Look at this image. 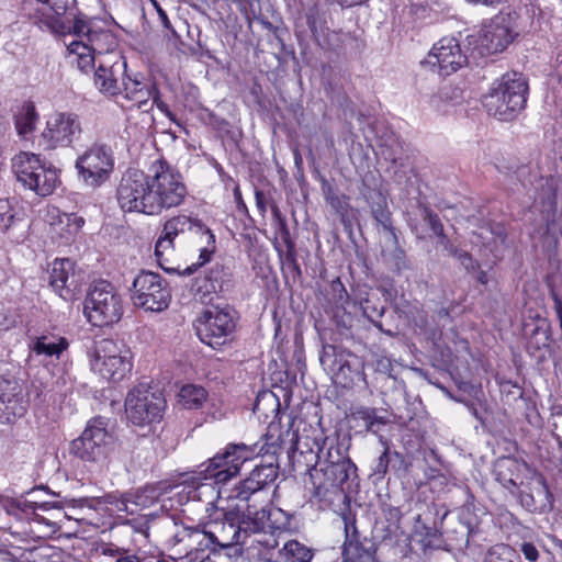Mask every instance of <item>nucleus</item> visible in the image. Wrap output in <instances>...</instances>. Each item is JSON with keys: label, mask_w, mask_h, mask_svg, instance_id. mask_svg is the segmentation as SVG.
<instances>
[{"label": "nucleus", "mask_w": 562, "mask_h": 562, "mask_svg": "<svg viewBox=\"0 0 562 562\" xmlns=\"http://www.w3.org/2000/svg\"><path fill=\"white\" fill-rule=\"evenodd\" d=\"M109 425V419L94 417L88 422L82 434L70 443V453L85 462L89 471L98 476L108 471L109 454L115 445Z\"/></svg>", "instance_id": "nucleus-1"}, {"label": "nucleus", "mask_w": 562, "mask_h": 562, "mask_svg": "<svg viewBox=\"0 0 562 562\" xmlns=\"http://www.w3.org/2000/svg\"><path fill=\"white\" fill-rule=\"evenodd\" d=\"M272 438V435H266L263 443H228L224 452L216 453L199 465V474L202 479L213 480L217 484L226 483L239 473L245 462L260 454H276L279 446L277 441H269Z\"/></svg>", "instance_id": "nucleus-2"}, {"label": "nucleus", "mask_w": 562, "mask_h": 562, "mask_svg": "<svg viewBox=\"0 0 562 562\" xmlns=\"http://www.w3.org/2000/svg\"><path fill=\"white\" fill-rule=\"evenodd\" d=\"M528 90V81L522 74L507 72L493 82L484 95L483 105L495 119L513 121L525 109Z\"/></svg>", "instance_id": "nucleus-3"}, {"label": "nucleus", "mask_w": 562, "mask_h": 562, "mask_svg": "<svg viewBox=\"0 0 562 562\" xmlns=\"http://www.w3.org/2000/svg\"><path fill=\"white\" fill-rule=\"evenodd\" d=\"M151 216L178 207L188 195V189L181 172L165 159L154 161L149 168Z\"/></svg>", "instance_id": "nucleus-4"}, {"label": "nucleus", "mask_w": 562, "mask_h": 562, "mask_svg": "<svg viewBox=\"0 0 562 562\" xmlns=\"http://www.w3.org/2000/svg\"><path fill=\"white\" fill-rule=\"evenodd\" d=\"M357 477V467L352 461L336 465H321V468L313 467L310 470L312 496L319 504L329 506L336 499L351 493Z\"/></svg>", "instance_id": "nucleus-5"}, {"label": "nucleus", "mask_w": 562, "mask_h": 562, "mask_svg": "<svg viewBox=\"0 0 562 562\" xmlns=\"http://www.w3.org/2000/svg\"><path fill=\"white\" fill-rule=\"evenodd\" d=\"M66 3L63 0H23L22 10L25 15L34 21L40 27L46 26L53 32L65 33L66 31L89 40V33L94 30L88 20L77 18L70 25V20H65Z\"/></svg>", "instance_id": "nucleus-6"}, {"label": "nucleus", "mask_w": 562, "mask_h": 562, "mask_svg": "<svg viewBox=\"0 0 562 562\" xmlns=\"http://www.w3.org/2000/svg\"><path fill=\"white\" fill-rule=\"evenodd\" d=\"M237 313L226 305L205 310L194 323L199 339L213 349H218L234 340Z\"/></svg>", "instance_id": "nucleus-7"}, {"label": "nucleus", "mask_w": 562, "mask_h": 562, "mask_svg": "<svg viewBox=\"0 0 562 562\" xmlns=\"http://www.w3.org/2000/svg\"><path fill=\"white\" fill-rule=\"evenodd\" d=\"M88 355L91 368L109 381L119 382L132 371V352L123 342L101 339Z\"/></svg>", "instance_id": "nucleus-8"}, {"label": "nucleus", "mask_w": 562, "mask_h": 562, "mask_svg": "<svg viewBox=\"0 0 562 562\" xmlns=\"http://www.w3.org/2000/svg\"><path fill=\"white\" fill-rule=\"evenodd\" d=\"M83 312L93 326H111L123 315L121 295L110 282L99 281L88 293Z\"/></svg>", "instance_id": "nucleus-9"}, {"label": "nucleus", "mask_w": 562, "mask_h": 562, "mask_svg": "<svg viewBox=\"0 0 562 562\" xmlns=\"http://www.w3.org/2000/svg\"><path fill=\"white\" fill-rule=\"evenodd\" d=\"M367 203L371 209V214L378 225L387 233V239L392 244V249H383L381 256L383 260L397 273L408 268L406 254L400 246L395 227L392 224L391 212L387 206L385 195L376 189H369L364 193Z\"/></svg>", "instance_id": "nucleus-10"}, {"label": "nucleus", "mask_w": 562, "mask_h": 562, "mask_svg": "<svg viewBox=\"0 0 562 562\" xmlns=\"http://www.w3.org/2000/svg\"><path fill=\"white\" fill-rule=\"evenodd\" d=\"M166 401L159 390L147 384L133 387L125 398V412L128 420L136 426H149L162 419Z\"/></svg>", "instance_id": "nucleus-11"}, {"label": "nucleus", "mask_w": 562, "mask_h": 562, "mask_svg": "<svg viewBox=\"0 0 562 562\" xmlns=\"http://www.w3.org/2000/svg\"><path fill=\"white\" fill-rule=\"evenodd\" d=\"M319 361L333 375L335 382L344 387H349L359 381L367 383L363 360L338 345H325Z\"/></svg>", "instance_id": "nucleus-12"}, {"label": "nucleus", "mask_w": 562, "mask_h": 562, "mask_svg": "<svg viewBox=\"0 0 562 562\" xmlns=\"http://www.w3.org/2000/svg\"><path fill=\"white\" fill-rule=\"evenodd\" d=\"M75 168L86 186L98 188L110 179L114 170L113 150L106 144L94 143L77 158Z\"/></svg>", "instance_id": "nucleus-13"}, {"label": "nucleus", "mask_w": 562, "mask_h": 562, "mask_svg": "<svg viewBox=\"0 0 562 562\" xmlns=\"http://www.w3.org/2000/svg\"><path fill=\"white\" fill-rule=\"evenodd\" d=\"M131 300L136 307L161 312L169 306L171 293L159 273L142 270L133 281Z\"/></svg>", "instance_id": "nucleus-14"}, {"label": "nucleus", "mask_w": 562, "mask_h": 562, "mask_svg": "<svg viewBox=\"0 0 562 562\" xmlns=\"http://www.w3.org/2000/svg\"><path fill=\"white\" fill-rule=\"evenodd\" d=\"M150 176L138 169H128L122 176L116 199L124 212H137L151 216L149 202Z\"/></svg>", "instance_id": "nucleus-15"}, {"label": "nucleus", "mask_w": 562, "mask_h": 562, "mask_svg": "<svg viewBox=\"0 0 562 562\" xmlns=\"http://www.w3.org/2000/svg\"><path fill=\"white\" fill-rule=\"evenodd\" d=\"M326 314L331 318L342 338L352 336L351 329L356 322L357 303L350 296L339 278L334 279L325 294Z\"/></svg>", "instance_id": "nucleus-16"}, {"label": "nucleus", "mask_w": 562, "mask_h": 562, "mask_svg": "<svg viewBox=\"0 0 562 562\" xmlns=\"http://www.w3.org/2000/svg\"><path fill=\"white\" fill-rule=\"evenodd\" d=\"M233 283L231 268L216 262L192 280L190 293L196 302L207 304L217 293L228 291Z\"/></svg>", "instance_id": "nucleus-17"}, {"label": "nucleus", "mask_w": 562, "mask_h": 562, "mask_svg": "<svg viewBox=\"0 0 562 562\" xmlns=\"http://www.w3.org/2000/svg\"><path fill=\"white\" fill-rule=\"evenodd\" d=\"M26 413L23 387L9 370H0V424L12 425Z\"/></svg>", "instance_id": "nucleus-18"}, {"label": "nucleus", "mask_w": 562, "mask_h": 562, "mask_svg": "<svg viewBox=\"0 0 562 562\" xmlns=\"http://www.w3.org/2000/svg\"><path fill=\"white\" fill-rule=\"evenodd\" d=\"M82 132L79 116L70 112H60L52 116L42 133L45 149L68 147L77 140Z\"/></svg>", "instance_id": "nucleus-19"}, {"label": "nucleus", "mask_w": 562, "mask_h": 562, "mask_svg": "<svg viewBox=\"0 0 562 562\" xmlns=\"http://www.w3.org/2000/svg\"><path fill=\"white\" fill-rule=\"evenodd\" d=\"M345 541L342 558L351 562H378L376 543L369 535L360 531L356 520L344 516Z\"/></svg>", "instance_id": "nucleus-20"}, {"label": "nucleus", "mask_w": 562, "mask_h": 562, "mask_svg": "<svg viewBox=\"0 0 562 562\" xmlns=\"http://www.w3.org/2000/svg\"><path fill=\"white\" fill-rule=\"evenodd\" d=\"M459 41L454 37H442L434 45L425 63L436 67L440 76H449L467 64Z\"/></svg>", "instance_id": "nucleus-21"}, {"label": "nucleus", "mask_w": 562, "mask_h": 562, "mask_svg": "<svg viewBox=\"0 0 562 562\" xmlns=\"http://www.w3.org/2000/svg\"><path fill=\"white\" fill-rule=\"evenodd\" d=\"M518 35L514 26V16L510 13L498 14L481 31V46L488 53L503 52Z\"/></svg>", "instance_id": "nucleus-22"}, {"label": "nucleus", "mask_w": 562, "mask_h": 562, "mask_svg": "<svg viewBox=\"0 0 562 562\" xmlns=\"http://www.w3.org/2000/svg\"><path fill=\"white\" fill-rule=\"evenodd\" d=\"M123 77H126V60L121 54H112L99 60L94 85L100 92L114 97L122 93Z\"/></svg>", "instance_id": "nucleus-23"}, {"label": "nucleus", "mask_w": 562, "mask_h": 562, "mask_svg": "<svg viewBox=\"0 0 562 562\" xmlns=\"http://www.w3.org/2000/svg\"><path fill=\"white\" fill-rule=\"evenodd\" d=\"M213 528L214 530L203 532L212 544L227 548L245 543L246 538H244V531L241 530L239 510L225 512L222 522H214Z\"/></svg>", "instance_id": "nucleus-24"}, {"label": "nucleus", "mask_w": 562, "mask_h": 562, "mask_svg": "<svg viewBox=\"0 0 562 562\" xmlns=\"http://www.w3.org/2000/svg\"><path fill=\"white\" fill-rule=\"evenodd\" d=\"M49 284L64 300H71L81 284L70 259H56L49 273Z\"/></svg>", "instance_id": "nucleus-25"}, {"label": "nucleus", "mask_w": 562, "mask_h": 562, "mask_svg": "<svg viewBox=\"0 0 562 562\" xmlns=\"http://www.w3.org/2000/svg\"><path fill=\"white\" fill-rule=\"evenodd\" d=\"M189 223V216L179 214L170 217L164 223L161 233L156 241L155 256L159 266L167 272H173L175 269H170L164 265L167 261V256L171 255L175 250V239L180 234L186 232V224Z\"/></svg>", "instance_id": "nucleus-26"}, {"label": "nucleus", "mask_w": 562, "mask_h": 562, "mask_svg": "<svg viewBox=\"0 0 562 562\" xmlns=\"http://www.w3.org/2000/svg\"><path fill=\"white\" fill-rule=\"evenodd\" d=\"M526 335H528L527 351L539 362L546 359L550 353L551 326L546 318H538L531 324L525 325Z\"/></svg>", "instance_id": "nucleus-27"}, {"label": "nucleus", "mask_w": 562, "mask_h": 562, "mask_svg": "<svg viewBox=\"0 0 562 562\" xmlns=\"http://www.w3.org/2000/svg\"><path fill=\"white\" fill-rule=\"evenodd\" d=\"M517 496L520 505L530 513L549 512L553 507L552 493L542 475L536 479L528 492L520 491Z\"/></svg>", "instance_id": "nucleus-28"}, {"label": "nucleus", "mask_w": 562, "mask_h": 562, "mask_svg": "<svg viewBox=\"0 0 562 562\" xmlns=\"http://www.w3.org/2000/svg\"><path fill=\"white\" fill-rule=\"evenodd\" d=\"M278 477V467L272 463L256 465L249 476L240 482L238 486L237 497L248 501L251 494L263 490Z\"/></svg>", "instance_id": "nucleus-29"}, {"label": "nucleus", "mask_w": 562, "mask_h": 562, "mask_svg": "<svg viewBox=\"0 0 562 562\" xmlns=\"http://www.w3.org/2000/svg\"><path fill=\"white\" fill-rule=\"evenodd\" d=\"M179 485H172L168 481H159L146 484L144 487L135 492L127 493L123 496L122 504L124 509L128 510L127 504H134L136 507L147 508L154 505L159 498L171 492Z\"/></svg>", "instance_id": "nucleus-30"}, {"label": "nucleus", "mask_w": 562, "mask_h": 562, "mask_svg": "<svg viewBox=\"0 0 562 562\" xmlns=\"http://www.w3.org/2000/svg\"><path fill=\"white\" fill-rule=\"evenodd\" d=\"M190 232L199 238H206V245L201 247L199 261L189 266L186 270V274L195 272L200 267L211 260L212 255L215 252V235L212 231L199 218L190 217L189 223L186 224V232Z\"/></svg>", "instance_id": "nucleus-31"}, {"label": "nucleus", "mask_w": 562, "mask_h": 562, "mask_svg": "<svg viewBox=\"0 0 562 562\" xmlns=\"http://www.w3.org/2000/svg\"><path fill=\"white\" fill-rule=\"evenodd\" d=\"M526 468V463L519 462L514 458H502L495 462L494 475L512 494H516L518 488V480L521 471Z\"/></svg>", "instance_id": "nucleus-32"}, {"label": "nucleus", "mask_w": 562, "mask_h": 562, "mask_svg": "<svg viewBox=\"0 0 562 562\" xmlns=\"http://www.w3.org/2000/svg\"><path fill=\"white\" fill-rule=\"evenodd\" d=\"M58 182L57 169L41 164L35 169L31 180H27L24 186L35 191L38 195L46 196L53 193Z\"/></svg>", "instance_id": "nucleus-33"}, {"label": "nucleus", "mask_w": 562, "mask_h": 562, "mask_svg": "<svg viewBox=\"0 0 562 562\" xmlns=\"http://www.w3.org/2000/svg\"><path fill=\"white\" fill-rule=\"evenodd\" d=\"M347 447L338 441V439L326 438L323 446L317 452V462L314 467L336 465L346 461H351L348 456Z\"/></svg>", "instance_id": "nucleus-34"}, {"label": "nucleus", "mask_w": 562, "mask_h": 562, "mask_svg": "<svg viewBox=\"0 0 562 562\" xmlns=\"http://www.w3.org/2000/svg\"><path fill=\"white\" fill-rule=\"evenodd\" d=\"M69 347L67 338L57 335H42L33 340L32 351L37 356H46L59 359L61 353Z\"/></svg>", "instance_id": "nucleus-35"}, {"label": "nucleus", "mask_w": 562, "mask_h": 562, "mask_svg": "<svg viewBox=\"0 0 562 562\" xmlns=\"http://www.w3.org/2000/svg\"><path fill=\"white\" fill-rule=\"evenodd\" d=\"M384 451L376 458L372 465L371 476L375 477L376 481H382L385 477L389 468L395 472L406 469L404 456L397 451H391L386 442H384Z\"/></svg>", "instance_id": "nucleus-36"}, {"label": "nucleus", "mask_w": 562, "mask_h": 562, "mask_svg": "<svg viewBox=\"0 0 562 562\" xmlns=\"http://www.w3.org/2000/svg\"><path fill=\"white\" fill-rule=\"evenodd\" d=\"M352 417L362 423L364 429L378 434L391 420L386 411L374 407L359 406L352 412Z\"/></svg>", "instance_id": "nucleus-37"}, {"label": "nucleus", "mask_w": 562, "mask_h": 562, "mask_svg": "<svg viewBox=\"0 0 562 562\" xmlns=\"http://www.w3.org/2000/svg\"><path fill=\"white\" fill-rule=\"evenodd\" d=\"M240 522L244 538L251 533H269V514L266 508L256 512L248 508L247 514L240 512Z\"/></svg>", "instance_id": "nucleus-38"}, {"label": "nucleus", "mask_w": 562, "mask_h": 562, "mask_svg": "<svg viewBox=\"0 0 562 562\" xmlns=\"http://www.w3.org/2000/svg\"><path fill=\"white\" fill-rule=\"evenodd\" d=\"M89 48L92 53L98 54V57L104 58L112 54H120L116 52L117 41L112 32L108 30H94L89 33Z\"/></svg>", "instance_id": "nucleus-39"}, {"label": "nucleus", "mask_w": 562, "mask_h": 562, "mask_svg": "<svg viewBox=\"0 0 562 562\" xmlns=\"http://www.w3.org/2000/svg\"><path fill=\"white\" fill-rule=\"evenodd\" d=\"M316 550L299 540H289L279 550L284 562H313Z\"/></svg>", "instance_id": "nucleus-40"}, {"label": "nucleus", "mask_w": 562, "mask_h": 562, "mask_svg": "<svg viewBox=\"0 0 562 562\" xmlns=\"http://www.w3.org/2000/svg\"><path fill=\"white\" fill-rule=\"evenodd\" d=\"M41 165L37 155L31 153H20L12 160V169L18 180L24 186Z\"/></svg>", "instance_id": "nucleus-41"}, {"label": "nucleus", "mask_w": 562, "mask_h": 562, "mask_svg": "<svg viewBox=\"0 0 562 562\" xmlns=\"http://www.w3.org/2000/svg\"><path fill=\"white\" fill-rule=\"evenodd\" d=\"M417 510L418 513L414 517V529L442 524L448 515L447 510L440 513L439 506L435 503L417 505Z\"/></svg>", "instance_id": "nucleus-42"}, {"label": "nucleus", "mask_w": 562, "mask_h": 562, "mask_svg": "<svg viewBox=\"0 0 562 562\" xmlns=\"http://www.w3.org/2000/svg\"><path fill=\"white\" fill-rule=\"evenodd\" d=\"M38 114L32 102H25L15 115V128L20 136L27 137L35 130Z\"/></svg>", "instance_id": "nucleus-43"}, {"label": "nucleus", "mask_w": 562, "mask_h": 562, "mask_svg": "<svg viewBox=\"0 0 562 562\" xmlns=\"http://www.w3.org/2000/svg\"><path fill=\"white\" fill-rule=\"evenodd\" d=\"M322 191L326 202L335 213L340 216L341 222L346 224V217L350 209L349 198L345 194H338L333 186L325 179L322 181Z\"/></svg>", "instance_id": "nucleus-44"}, {"label": "nucleus", "mask_w": 562, "mask_h": 562, "mask_svg": "<svg viewBox=\"0 0 562 562\" xmlns=\"http://www.w3.org/2000/svg\"><path fill=\"white\" fill-rule=\"evenodd\" d=\"M179 403L187 409H199L207 398L204 387L194 384L183 385L179 392Z\"/></svg>", "instance_id": "nucleus-45"}, {"label": "nucleus", "mask_w": 562, "mask_h": 562, "mask_svg": "<svg viewBox=\"0 0 562 562\" xmlns=\"http://www.w3.org/2000/svg\"><path fill=\"white\" fill-rule=\"evenodd\" d=\"M269 514V533L274 536L277 532L291 531L295 529L293 524L294 516L279 507L268 509Z\"/></svg>", "instance_id": "nucleus-46"}, {"label": "nucleus", "mask_w": 562, "mask_h": 562, "mask_svg": "<svg viewBox=\"0 0 562 562\" xmlns=\"http://www.w3.org/2000/svg\"><path fill=\"white\" fill-rule=\"evenodd\" d=\"M441 527L442 524H438L413 529L414 535L418 537V541L420 542L424 551L427 549H439L441 547Z\"/></svg>", "instance_id": "nucleus-47"}, {"label": "nucleus", "mask_w": 562, "mask_h": 562, "mask_svg": "<svg viewBox=\"0 0 562 562\" xmlns=\"http://www.w3.org/2000/svg\"><path fill=\"white\" fill-rule=\"evenodd\" d=\"M23 222L20 212H16L8 200L0 199V232L9 233Z\"/></svg>", "instance_id": "nucleus-48"}, {"label": "nucleus", "mask_w": 562, "mask_h": 562, "mask_svg": "<svg viewBox=\"0 0 562 562\" xmlns=\"http://www.w3.org/2000/svg\"><path fill=\"white\" fill-rule=\"evenodd\" d=\"M519 555L508 544L497 543L492 546L485 553L484 562H518Z\"/></svg>", "instance_id": "nucleus-49"}, {"label": "nucleus", "mask_w": 562, "mask_h": 562, "mask_svg": "<svg viewBox=\"0 0 562 562\" xmlns=\"http://www.w3.org/2000/svg\"><path fill=\"white\" fill-rule=\"evenodd\" d=\"M403 145L397 138L390 139V144H383L381 148V155L387 161H391L394 166L403 167Z\"/></svg>", "instance_id": "nucleus-50"}, {"label": "nucleus", "mask_w": 562, "mask_h": 562, "mask_svg": "<svg viewBox=\"0 0 562 562\" xmlns=\"http://www.w3.org/2000/svg\"><path fill=\"white\" fill-rule=\"evenodd\" d=\"M153 88H156V86L144 85L142 89H139L138 92L131 98L130 101H132L133 105H135L138 110H142L143 112H148L153 109V104H150L149 102V100L153 98L155 93Z\"/></svg>", "instance_id": "nucleus-51"}, {"label": "nucleus", "mask_w": 562, "mask_h": 562, "mask_svg": "<svg viewBox=\"0 0 562 562\" xmlns=\"http://www.w3.org/2000/svg\"><path fill=\"white\" fill-rule=\"evenodd\" d=\"M361 310L363 312V315L381 331L386 333L387 335L392 336V333L390 330H384L382 327L381 322L378 321V318L382 317L385 312V306L381 305L380 307H375L371 304L369 300H367L362 305Z\"/></svg>", "instance_id": "nucleus-52"}, {"label": "nucleus", "mask_w": 562, "mask_h": 562, "mask_svg": "<svg viewBox=\"0 0 562 562\" xmlns=\"http://www.w3.org/2000/svg\"><path fill=\"white\" fill-rule=\"evenodd\" d=\"M418 209L420 212V217L429 225L434 235L441 234V232L445 231L438 214L435 213L429 206L420 203Z\"/></svg>", "instance_id": "nucleus-53"}, {"label": "nucleus", "mask_w": 562, "mask_h": 562, "mask_svg": "<svg viewBox=\"0 0 562 562\" xmlns=\"http://www.w3.org/2000/svg\"><path fill=\"white\" fill-rule=\"evenodd\" d=\"M144 86L143 82L138 81L137 79H132L131 77H123V80L121 82V89L122 93L125 99L131 100L132 97H134L139 89Z\"/></svg>", "instance_id": "nucleus-54"}, {"label": "nucleus", "mask_w": 562, "mask_h": 562, "mask_svg": "<svg viewBox=\"0 0 562 562\" xmlns=\"http://www.w3.org/2000/svg\"><path fill=\"white\" fill-rule=\"evenodd\" d=\"M48 504V502L38 503L36 501L25 498H18L13 501V505H16L18 510L24 514L34 513L37 508L45 509Z\"/></svg>", "instance_id": "nucleus-55"}, {"label": "nucleus", "mask_w": 562, "mask_h": 562, "mask_svg": "<svg viewBox=\"0 0 562 562\" xmlns=\"http://www.w3.org/2000/svg\"><path fill=\"white\" fill-rule=\"evenodd\" d=\"M453 257L457 258L468 271L479 269V262L465 250L459 249Z\"/></svg>", "instance_id": "nucleus-56"}, {"label": "nucleus", "mask_w": 562, "mask_h": 562, "mask_svg": "<svg viewBox=\"0 0 562 562\" xmlns=\"http://www.w3.org/2000/svg\"><path fill=\"white\" fill-rule=\"evenodd\" d=\"M150 1L157 11L158 18H159L161 24L164 25V27L166 30L170 31V33L173 37H179L176 30L172 27L166 11L159 5V3L156 0H150Z\"/></svg>", "instance_id": "nucleus-57"}, {"label": "nucleus", "mask_w": 562, "mask_h": 562, "mask_svg": "<svg viewBox=\"0 0 562 562\" xmlns=\"http://www.w3.org/2000/svg\"><path fill=\"white\" fill-rule=\"evenodd\" d=\"M437 238H438V241H437V245L442 247L443 250L451 257H453L457 251L459 250V248H457L452 243L451 240L449 239V237L445 234V231L441 232V234H438L436 235Z\"/></svg>", "instance_id": "nucleus-58"}, {"label": "nucleus", "mask_w": 562, "mask_h": 562, "mask_svg": "<svg viewBox=\"0 0 562 562\" xmlns=\"http://www.w3.org/2000/svg\"><path fill=\"white\" fill-rule=\"evenodd\" d=\"M520 551L522 552L525 559L529 562H537L539 559V551L532 542H522L520 546Z\"/></svg>", "instance_id": "nucleus-59"}, {"label": "nucleus", "mask_w": 562, "mask_h": 562, "mask_svg": "<svg viewBox=\"0 0 562 562\" xmlns=\"http://www.w3.org/2000/svg\"><path fill=\"white\" fill-rule=\"evenodd\" d=\"M68 49L71 54L78 55V57L87 55V53H92V49L89 48L88 41H74L68 45Z\"/></svg>", "instance_id": "nucleus-60"}, {"label": "nucleus", "mask_w": 562, "mask_h": 562, "mask_svg": "<svg viewBox=\"0 0 562 562\" xmlns=\"http://www.w3.org/2000/svg\"><path fill=\"white\" fill-rule=\"evenodd\" d=\"M280 259L282 261L283 267L290 266V263H293V261H296V249L295 245H290L286 247V250L283 252L281 249L277 248Z\"/></svg>", "instance_id": "nucleus-61"}, {"label": "nucleus", "mask_w": 562, "mask_h": 562, "mask_svg": "<svg viewBox=\"0 0 562 562\" xmlns=\"http://www.w3.org/2000/svg\"><path fill=\"white\" fill-rule=\"evenodd\" d=\"M100 59H103L102 57H98V54L94 53H87V55L78 57V66L81 70H87L88 68L94 66V63Z\"/></svg>", "instance_id": "nucleus-62"}, {"label": "nucleus", "mask_w": 562, "mask_h": 562, "mask_svg": "<svg viewBox=\"0 0 562 562\" xmlns=\"http://www.w3.org/2000/svg\"><path fill=\"white\" fill-rule=\"evenodd\" d=\"M18 324V316L15 313H12L10 311H7L2 314V319L0 321V329L1 330H9L13 327H15Z\"/></svg>", "instance_id": "nucleus-63"}, {"label": "nucleus", "mask_w": 562, "mask_h": 562, "mask_svg": "<svg viewBox=\"0 0 562 562\" xmlns=\"http://www.w3.org/2000/svg\"><path fill=\"white\" fill-rule=\"evenodd\" d=\"M153 90H154L155 93H154V95L151 98L153 102L150 104H153V105L156 104L157 108L161 112H164L170 120L176 121L175 120V115L169 110L168 105L159 99V91H158V89L157 88H153Z\"/></svg>", "instance_id": "nucleus-64"}]
</instances>
